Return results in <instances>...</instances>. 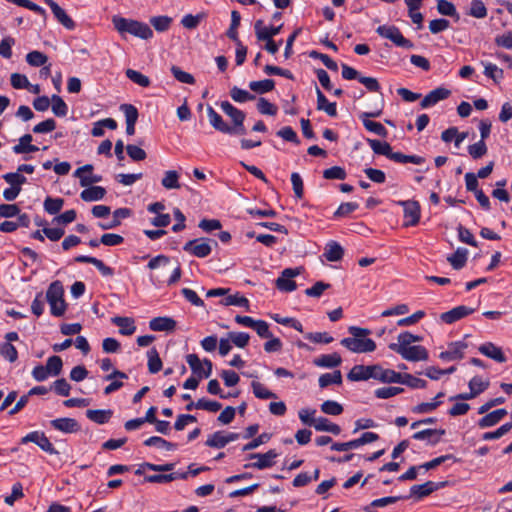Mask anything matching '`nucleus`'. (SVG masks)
<instances>
[{
    "label": "nucleus",
    "mask_w": 512,
    "mask_h": 512,
    "mask_svg": "<svg viewBox=\"0 0 512 512\" xmlns=\"http://www.w3.org/2000/svg\"><path fill=\"white\" fill-rule=\"evenodd\" d=\"M207 116L209 119L210 124L215 128L216 130L226 133V134H234V130L230 125H228L222 117L211 107H207Z\"/></svg>",
    "instance_id": "nucleus-20"
},
{
    "label": "nucleus",
    "mask_w": 512,
    "mask_h": 512,
    "mask_svg": "<svg viewBox=\"0 0 512 512\" xmlns=\"http://www.w3.org/2000/svg\"><path fill=\"white\" fill-rule=\"evenodd\" d=\"M468 344L464 341H456L448 344L447 350L439 354L443 361H455L464 357Z\"/></svg>",
    "instance_id": "nucleus-13"
},
{
    "label": "nucleus",
    "mask_w": 512,
    "mask_h": 512,
    "mask_svg": "<svg viewBox=\"0 0 512 512\" xmlns=\"http://www.w3.org/2000/svg\"><path fill=\"white\" fill-rule=\"evenodd\" d=\"M125 74L128 79L141 87H148L150 85V79L139 71L127 69Z\"/></svg>",
    "instance_id": "nucleus-50"
},
{
    "label": "nucleus",
    "mask_w": 512,
    "mask_h": 512,
    "mask_svg": "<svg viewBox=\"0 0 512 512\" xmlns=\"http://www.w3.org/2000/svg\"><path fill=\"white\" fill-rule=\"evenodd\" d=\"M282 25L277 27H264L261 20L255 23V33L258 40H269L280 33Z\"/></svg>",
    "instance_id": "nucleus-25"
},
{
    "label": "nucleus",
    "mask_w": 512,
    "mask_h": 512,
    "mask_svg": "<svg viewBox=\"0 0 512 512\" xmlns=\"http://www.w3.org/2000/svg\"><path fill=\"white\" fill-rule=\"evenodd\" d=\"M145 446H156L158 448H163L168 451L174 450L176 448V445L166 441L165 439L158 437V436H152L144 441Z\"/></svg>",
    "instance_id": "nucleus-51"
},
{
    "label": "nucleus",
    "mask_w": 512,
    "mask_h": 512,
    "mask_svg": "<svg viewBox=\"0 0 512 512\" xmlns=\"http://www.w3.org/2000/svg\"><path fill=\"white\" fill-rule=\"evenodd\" d=\"M343 254V248L337 242L331 241L325 247L324 256L328 261H339L342 259Z\"/></svg>",
    "instance_id": "nucleus-33"
},
{
    "label": "nucleus",
    "mask_w": 512,
    "mask_h": 512,
    "mask_svg": "<svg viewBox=\"0 0 512 512\" xmlns=\"http://www.w3.org/2000/svg\"><path fill=\"white\" fill-rule=\"evenodd\" d=\"M321 411L327 415H340L343 412V407L336 401L327 400L321 404Z\"/></svg>",
    "instance_id": "nucleus-55"
},
{
    "label": "nucleus",
    "mask_w": 512,
    "mask_h": 512,
    "mask_svg": "<svg viewBox=\"0 0 512 512\" xmlns=\"http://www.w3.org/2000/svg\"><path fill=\"white\" fill-rule=\"evenodd\" d=\"M404 391L401 387H382L375 390V396L379 399H388Z\"/></svg>",
    "instance_id": "nucleus-58"
},
{
    "label": "nucleus",
    "mask_w": 512,
    "mask_h": 512,
    "mask_svg": "<svg viewBox=\"0 0 512 512\" xmlns=\"http://www.w3.org/2000/svg\"><path fill=\"white\" fill-rule=\"evenodd\" d=\"M451 94V91L444 88L438 87L432 91H430L421 101V108H428L435 104H437L441 100L447 99Z\"/></svg>",
    "instance_id": "nucleus-18"
},
{
    "label": "nucleus",
    "mask_w": 512,
    "mask_h": 512,
    "mask_svg": "<svg viewBox=\"0 0 512 512\" xmlns=\"http://www.w3.org/2000/svg\"><path fill=\"white\" fill-rule=\"evenodd\" d=\"M398 204L404 209V226H415L418 224L421 213L419 203L414 200H406L398 201Z\"/></svg>",
    "instance_id": "nucleus-12"
},
{
    "label": "nucleus",
    "mask_w": 512,
    "mask_h": 512,
    "mask_svg": "<svg viewBox=\"0 0 512 512\" xmlns=\"http://www.w3.org/2000/svg\"><path fill=\"white\" fill-rule=\"evenodd\" d=\"M319 386L325 388L331 384L340 385L342 383V374L340 370H335L332 373H325L319 377Z\"/></svg>",
    "instance_id": "nucleus-37"
},
{
    "label": "nucleus",
    "mask_w": 512,
    "mask_h": 512,
    "mask_svg": "<svg viewBox=\"0 0 512 512\" xmlns=\"http://www.w3.org/2000/svg\"><path fill=\"white\" fill-rule=\"evenodd\" d=\"M367 142L375 154L384 155L394 162L402 164L412 163L415 165H421L425 162V159L418 155H405L401 152H393L388 142H382L377 139H367Z\"/></svg>",
    "instance_id": "nucleus-3"
},
{
    "label": "nucleus",
    "mask_w": 512,
    "mask_h": 512,
    "mask_svg": "<svg viewBox=\"0 0 512 512\" xmlns=\"http://www.w3.org/2000/svg\"><path fill=\"white\" fill-rule=\"evenodd\" d=\"M148 356V369L150 373H157L162 368V361L159 357V354L155 348L150 349L147 352Z\"/></svg>",
    "instance_id": "nucleus-44"
},
{
    "label": "nucleus",
    "mask_w": 512,
    "mask_h": 512,
    "mask_svg": "<svg viewBox=\"0 0 512 512\" xmlns=\"http://www.w3.org/2000/svg\"><path fill=\"white\" fill-rule=\"evenodd\" d=\"M228 336L231 342L239 348L247 346L250 339L249 334L245 332H230Z\"/></svg>",
    "instance_id": "nucleus-62"
},
{
    "label": "nucleus",
    "mask_w": 512,
    "mask_h": 512,
    "mask_svg": "<svg viewBox=\"0 0 512 512\" xmlns=\"http://www.w3.org/2000/svg\"><path fill=\"white\" fill-rule=\"evenodd\" d=\"M301 274V268H286L276 280V287L283 292H292L297 286L294 277Z\"/></svg>",
    "instance_id": "nucleus-10"
},
{
    "label": "nucleus",
    "mask_w": 512,
    "mask_h": 512,
    "mask_svg": "<svg viewBox=\"0 0 512 512\" xmlns=\"http://www.w3.org/2000/svg\"><path fill=\"white\" fill-rule=\"evenodd\" d=\"M376 32L379 36L389 39L398 47L412 49L414 46L410 40L402 35L400 29L394 25H381L376 29Z\"/></svg>",
    "instance_id": "nucleus-7"
},
{
    "label": "nucleus",
    "mask_w": 512,
    "mask_h": 512,
    "mask_svg": "<svg viewBox=\"0 0 512 512\" xmlns=\"http://www.w3.org/2000/svg\"><path fill=\"white\" fill-rule=\"evenodd\" d=\"M86 416L89 420L97 423L104 424L109 421L112 416L111 410H87Z\"/></svg>",
    "instance_id": "nucleus-36"
},
{
    "label": "nucleus",
    "mask_w": 512,
    "mask_h": 512,
    "mask_svg": "<svg viewBox=\"0 0 512 512\" xmlns=\"http://www.w3.org/2000/svg\"><path fill=\"white\" fill-rule=\"evenodd\" d=\"M186 362L192 372L199 378H208L212 373V362L209 359L201 361L196 354H188L186 356Z\"/></svg>",
    "instance_id": "nucleus-9"
},
{
    "label": "nucleus",
    "mask_w": 512,
    "mask_h": 512,
    "mask_svg": "<svg viewBox=\"0 0 512 512\" xmlns=\"http://www.w3.org/2000/svg\"><path fill=\"white\" fill-rule=\"evenodd\" d=\"M52 111L58 117H64L67 115L68 107L63 99L58 95L52 96Z\"/></svg>",
    "instance_id": "nucleus-56"
},
{
    "label": "nucleus",
    "mask_w": 512,
    "mask_h": 512,
    "mask_svg": "<svg viewBox=\"0 0 512 512\" xmlns=\"http://www.w3.org/2000/svg\"><path fill=\"white\" fill-rule=\"evenodd\" d=\"M275 82L272 79H264L260 81H251L249 88L256 93L264 94L274 89Z\"/></svg>",
    "instance_id": "nucleus-35"
},
{
    "label": "nucleus",
    "mask_w": 512,
    "mask_h": 512,
    "mask_svg": "<svg viewBox=\"0 0 512 512\" xmlns=\"http://www.w3.org/2000/svg\"><path fill=\"white\" fill-rule=\"evenodd\" d=\"M468 152L473 159H479L487 153V146L484 141H478L468 147Z\"/></svg>",
    "instance_id": "nucleus-64"
},
{
    "label": "nucleus",
    "mask_w": 512,
    "mask_h": 512,
    "mask_svg": "<svg viewBox=\"0 0 512 512\" xmlns=\"http://www.w3.org/2000/svg\"><path fill=\"white\" fill-rule=\"evenodd\" d=\"M47 56L40 51H32L26 55V61L29 65L34 67L43 66L47 62Z\"/></svg>",
    "instance_id": "nucleus-54"
},
{
    "label": "nucleus",
    "mask_w": 512,
    "mask_h": 512,
    "mask_svg": "<svg viewBox=\"0 0 512 512\" xmlns=\"http://www.w3.org/2000/svg\"><path fill=\"white\" fill-rule=\"evenodd\" d=\"M374 365H355L347 374L350 381H367L374 379Z\"/></svg>",
    "instance_id": "nucleus-16"
},
{
    "label": "nucleus",
    "mask_w": 512,
    "mask_h": 512,
    "mask_svg": "<svg viewBox=\"0 0 512 512\" xmlns=\"http://www.w3.org/2000/svg\"><path fill=\"white\" fill-rule=\"evenodd\" d=\"M468 250L465 248H458L454 254L447 257V261L451 266L459 270L463 268L467 262Z\"/></svg>",
    "instance_id": "nucleus-32"
},
{
    "label": "nucleus",
    "mask_w": 512,
    "mask_h": 512,
    "mask_svg": "<svg viewBox=\"0 0 512 512\" xmlns=\"http://www.w3.org/2000/svg\"><path fill=\"white\" fill-rule=\"evenodd\" d=\"M93 166L91 164H86L80 168H78L74 172V176L79 178L80 185L82 187H88L94 183H98L102 180V176L96 175L92 173Z\"/></svg>",
    "instance_id": "nucleus-15"
},
{
    "label": "nucleus",
    "mask_w": 512,
    "mask_h": 512,
    "mask_svg": "<svg viewBox=\"0 0 512 512\" xmlns=\"http://www.w3.org/2000/svg\"><path fill=\"white\" fill-rule=\"evenodd\" d=\"M445 483H435L432 481H427L424 484L413 485L410 489L411 496L416 497L417 499H421L430 495L432 492L436 491L440 487L444 486Z\"/></svg>",
    "instance_id": "nucleus-21"
},
{
    "label": "nucleus",
    "mask_w": 512,
    "mask_h": 512,
    "mask_svg": "<svg viewBox=\"0 0 512 512\" xmlns=\"http://www.w3.org/2000/svg\"><path fill=\"white\" fill-rule=\"evenodd\" d=\"M314 364L323 368H335L342 362L341 356L338 353L324 354L314 359Z\"/></svg>",
    "instance_id": "nucleus-28"
},
{
    "label": "nucleus",
    "mask_w": 512,
    "mask_h": 512,
    "mask_svg": "<svg viewBox=\"0 0 512 512\" xmlns=\"http://www.w3.org/2000/svg\"><path fill=\"white\" fill-rule=\"evenodd\" d=\"M46 369H48V372L52 376H58L63 367L62 359L59 356H51L47 359L46 363Z\"/></svg>",
    "instance_id": "nucleus-53"
},
{
    "label": "nucleus",
    "mask_w": 512,
    "mask_h": 512,
    "mask_svg": "<svg viewBox=\"0 0 512 512\" xmlns=\"http://www.w3.org/2000/svg\"><path fill=\"white\" fill-rule=\"evenodd\" d=\"M402 497L399 496H387L373 500L368 506L364 507L365 512H374L373 508L386 507L388 505L396 503Z\"/></svg>",
    "instance_id": "nucleus-40"
},
{
    "label": "nucleus",
    "mask_w": 512,
    "mask_h": 512,
    "mask_svg": "<svg viewBox=\"0 0 512 512\" xmlns=\"http://www.w3.org/2000/svg\"><path fill=\"white\" fill-rule=\"evenodd\" d=\"M421 340V336L405 331L398 335L396 343H390L388 347L407 361H426L429 358L427 349L421 345H412Z\"/></svg>",
    "instance_id": "nucleus-1"
},
{
    "label": "nucleus",
    "mask_w": 512,
    "mask_h": 512,
    "mask_svg": "<svg viewBox=\"0 0 512 512\" xmlns=\"http://www.w3.org/2000/svg\"><path fill=\"white\" fill-rule=\"evenodd\" d=\"M220 303L224 306L234 305V306L244 307L246 310L249 309L248 299L245 298L244 296H240L239 294L228 295L227 297L222 299Z\"/></svg>",
    "instance_id": "nucleus-47"
},
{
    "label": "nucleus",
    "mask_w": 512,
    "mask_h": 512,
    "mask_svg": "<svg viewBox=\"0 0 512 512\" xmlns=\"http://www.w3.org/2000/svg\"><path fill=\"white\" fill-rule=\"evenodd\" d=\"M350 337L343 338L341 345L353 353H370L375 351L376 343L369 338L371 331L366 328L350 326L348 328Z\"/></svg>",
    "instance_id": "nucleus-2"
},
{
    "label": "nucleus",
    "mask_w": 512,
    "mask_h": 512,
    "mask_svg": "<svg viewBox=\"0 0 512 512\" xmlns=\"http://www.w3.org/2000/svg\"><path fill=\"white\" fill-rule=\"evenodd\" d=\"M222 111L231 118L234 130V134L244 135L246 129L244 127L245 113L238 108L234 107L230 102L223 101L220 104Z\"/></svg>",
    "instance_id": "nucleus-8"
},
{
    "label": "nucleus",
    "mask_w": 512,
    "mask_h": 512,
    "mask_svg": "<svg viewBox=\"0 0 512 512\" xmlns=\"http://www.w3.org/2000/svg\"><path fill=\"white\" fill-rule=\"evenodd\" d=\"M46 299L50 305V312L53 316L64 315L67 304L64 300V287L60 281L52 282L46 292Z\"/></svg>",
    "instance_id": "nucleus-5"
},
{
    "label": "nucleus",
    "mask_w": 512,
    "mask_h": 512,
    "mask_svg": "<svg viewBox=\"0 0 512 512\" xmlns=\"http://www.w3.org/2000/svg\"><path fill=\"white\" fill-rule=\"evenodd\" d=\"M374 379L382 383H397L400 379V373L392 369H385L382 366L374 365Z\"/></svg>",
    "instance_id": "nucleus-22"
},
{
    "label": "nucleus",
    "mask_w": 512,
    "mask_h": 512,
    "mask_svg": "<svg viewBox=\"0 0 512 512\" xmlns=\"http://www.w3.org/2000/svg\"><path fill=\"white\" fill-rule=\"evenodd\" d=\"M444 396V393L443 392H439L436 397H435V401L433 402H423V403H420L418 404L417 406H415L412 411L414 413H418V414H422V413H428V412H431L433 410H435L439 405H440V401H437L438 398H441Z\"/></svg>",
    "instance_id": "nucleus-48"
},
{
    "label": "nucleus",
    "mask_w": 512,
    "mask_h": 512,
    "mask_svg": "<svg viewBox=\"0 0 512 512\" xmlns=\"http://www.w3.org/2000/svg\"><path fill=\"white\" fill-rule=\"evenodd\" d=\"M32 140V135H23L22 137H20L19 143L13 146V152L16 154H25L38 151L39 148L31 143Z\"/></svg>",
    "instance_id": "nucleus-29"
},
{
    "label": "nucleus",
    "mask_w": 512,
    "mask_h": 512,
    "mask_svg": "<svg viewBox=\"0 0 512 512\" xmlns=\"http://www.w3.org/2000/svg\"><path fill=\"white\" fill-rule=\"evenodd\" d=\"M161 184L164 188L170 189H179V174L175 170H169L164 173V177L161 180Z\"/></svg>",
    "instance_id": "nucleus-38"
},
{
    "label": "nucleus",
    "mask_w": 512,
    "mask_h": 512,
    "mask_svg": "<svg viewBox=\"0 0 512 512\" xmlns=\"http://www.w3.org/2000/svg\"><path fill=\"white\" fill-rule=\"evenodd\" d=\"M257 109L263 115L274 116L277 114L278 108L270 103L267 99L260 97L257 102Z\"/></svg>",
    "instance_id": "nucleus-57"
},
{
    "label": "nucleus",
    "mask_w": 512,
    "mask_h": 512,
    "mask_svg": "<svg viewBox=\"0 0 512 512\" xmlns=\"http://www.w3.org/2000/svg\"><path fill=\"white\" fill-rule=\"evenodd\" d=\"M50 425L64 433H74L79 430L78 422L73 418H57L50 421Z\"/></svg>",
    "instance_id": "nucleus-23"
},
{
    "label": "nucleus",
    "mask_w": 512,
    "mask_h": 512,
    "mask_svg": "<svg viewBox=\"0 0 512 512\" xmlns=\"http://www.w3.org/2000/svg\"><path fill=\"white\" fill-rule=\"evenodd\" d=\"M51 9L56 20L68 30L76 27L72 18L54 0H43Z\"/></svg>",
    "instance_id": "nucleus-14"
},
{
    "label": "nucleus",
    "mask_w": 512,
    "mask_h": 512,
    "mask_svg": "<svg viewBox=\"0 0 512 512\" xmlns=\"http://www.w3.org/2000/svg\"><path fill=\"white\" fill-rule=\"evenodd\" d=\"M64 205V199L62 198H52V197H46L44 200V210L50 214L55 215L59 213Z\"/></svg>",
    "instance_id": "nucleus-41"
},
{
    "label": "nucleus",
    "mask_w": 512,
    "mask_h": 512,
    "mask_svg": "<svg viewBox=\"0 0 512 512\" xmlns=\"http://www.w3.org/2000/svg\"><path fill=\"white\" fill-rule=\"evenodd\" d=\"M468 14L475 18L481 19L487 16V9L481 0H474L471 3V7Z\"/></svg>",
    "instance_id": "nucleus-61"
},
{
    "label": "nucleus",
    "mask_w": 512,
    "mask_h": 512,
    "mask_svg": "<svg viewBox=\"0 0 512 512\" xmlns=\"http://www.w3.org/2000/svg\"><path fill=\"white\" fill-rule=\"evenodd\" d=\"M172 23V18L166 15L154 16L150 19V24L158 32L167 31Z\"/></svg>",
    "instance_id": "nucleus-42"
},
{
    "label": "nucleus",
    "mask_w": 512,
    "mask_h": 512,
    "mask_svg": "<svg viewBox=\"0 0 512 512\" xmlns=\"http://www.w3.org/2000/svg\"><path fill=\"white\" fill-rule=\"evenodd\" d=\"M506 415H507V411L503 408L494 410V411L486 414L484 417H482L478 422V426L480 428H487V427L494 426Z\"/></svg>",
    "instance_id": "nucleus-27"
},
{
    "label": "nucleus",
    "mask_w": 512,
    "mask_h": 512,
    "mask_svg": "<svg viewBox=\"0 0 512 512\" xmlns=\"http://www.w3.org/2000/svg\"><path fill=\"white\" fill-rule=\"evenodd\" d=\"M112 22L120 34L129 33L144 40L153 37V31L146 23L118 16L113 17Z\"/></svg>",
    "instance_id": "nucleus-4"
},
{
    "label": "nucleus",
    "mask_w": 512,
    "mask_h": 512,
    "mask_svg": "<svg viewBox=\"0 0 512 512\" xmlns=\"http://www.w3.org/2000/svg\"><path fill=\"white\" fill-rule=\"evenodd\" d=\"M120 110L125 115L126 123H136L138 119V110L137 108L132 104H122L120 106Z\"/></svg>",
    "instance_id": "nucleus-63"
},
{
    "label": "nucleus",
    "mask_w": 512,
    "mask_h": 512,
    "mask_svg": "<svg viewBox=\"0 0 512 512\" xmlns=\"http://www.w3.org/2000/svg\"><path fill=\"white\" fill-rule=\"evenodd\" d=\"M230 96L235 102H238V103H244L247 101L254 100L256 98L255 95H253V94L249 93L248 91L241 89L237 86H234L230 90Z\"/></svg>",
    "instance_id": "nucleus-49"
},
{
    "label": "nucleus",
    "mask_w": 512,
    "mask_h": 512,
    "mask_svg": "<svg viewBox=\"0 0 512 512\" xmlns=\"http://www.w3.org/2000/svg\"><path fill=\"white\" fill-rule=\"evenodd\" d=\"M278 453L276 450L271 449L268 452L261 453H253L249 455L250 459H256V462L245 464V468H254V469H266L270 468L275 464V459L278 457Z\"/></svg>",
    "instance_id": "nucleus-11"
},
{
    "label": "nucleus",
    "mask_w": 512,
    "mask_h": 512,
    "mask_svg": "<svg viewBox=\"0 0 512 512\" xmlns=\"http://www.w3.org/2000/svg\"><path fill=\"white\" fill-rule=\"evenodd\" d=\"M316 94H317V109L325 111L327 115L330 117H336L337 116V108L336 103H331L327 100L325 95L321 92V90L316 87Z\"/></svg>",
    "instance_id": "nucleus-30"
},
{
    "label": "nucleus",
    "mask_w": 512,
    "mask_h": 512,
    "mask_svg": "<svg viewBox=\"0 0 512 512\" xmlns=\"http://www.w3.org/2000/svg\"><path fill=\"white\" fill-rule=\"evenodd\" d=\"M475 311L473 308H469L464 305L457 306L447 312L440 315V319L446 324H452Z\"/></svg>",
    "instance_id": "nucleus-17"
},
{
    "label": "nucleus",
    "mask_w": 512,
    "mask_h": 512,
    "mask_svg": "<svg viewBox=\"0 0 512 512\" xmlns=\"http://www.w3.org/2000/svg\"><path fill=\"white\" fill-rule=\"evenodd\" d=\"M251 387L254 395L259 399H275L277 395L272 391L268 390L262 383L253 381Z\"/></svg>",
    "instance_id": "nucleus-43"
},
{
    "label": "nucleus",
    "mask_w": 512,
    "mask_h": 512,
    "mask_svg": "<svg viewBox=\"0 0 512 512\" xmlns=\"http://www.w3.org/2000/svg\"><path fill=\"white\" fill-rule=\"evenodd\" d=\"M437 10L440 14L445 16H457V11L453 3L447 1V0H438L437 1Z\"/></svg>",
    "instance_id": "nucleus-59"
},
{
    "label": "nucleus",
    "mask_w": 512,
    "mask_h": 512,
    "mask_svg": "<svg viewBox=\"0 0 512 512\" xmlns=\"http://www.w3.org/2000/svg\"><path fill=\"white\" fill-rule=\"evenodd\" d=\"M176 321L169 317H155L149 322V328L153 331H173Z\"/></svg>",
    "instance_id": "nucleus-26"
},
{
    "label": "nucleus",
    "mask_w": 512,
    "mask_h": 512,
    "mask_svg": "<svg viewBox=\"0 0 512 512\" xmlns=\"http://www.w3.org/2000/svg\"><path fill=\"white\" fill-rule=\"evenodd\" d=\"M240 20H241L240 13L236 10H233L231 12V24L227 31V36L234 42L240 41L238 38V32H237V29L240 25Z\"/></svg>",
    "instance_id": "nucleus-46"
},
{
    "label": "nucleus",
    "mask_w": 512,
    "mask_h": 512,
    "mask_svg": "<svg viewBox=\"0 0 512 512\" xmlns=\"http://www.w3.org/2000/svg\"><path fill=\"white\" fill-rule=\"evenodd\" d=\"M111 322L119 327V333L122 335H132L136 331L135 321L131 317L115 316Z\"/></svg>",
    "instance_id": "nucleus-24"
},
{
    "label": "nucleus",
    "mask_w": 512,
    "mask_h": 512,
    "mask_svg": "<svg viewBox=\"0 0 512 512\" xmlns=\"http://www.w3.org/2000/svg\"><path fill=\"white\" fill-rule=\"evenodd\" d=\"M213 246H218V243L215 240L208 238H197L188 241L183 246V250L198 258H205L210 255Z\"/></svg>",
    "instance_id": "nucleus-6"
},
{
    "label": "nucleus",
    "mask_w": 512,
    "mask_h": 512,
    "mask_svg": "<svg viewBox=\"0 0 512 512\" xmlns=\"http://www.w3.org/2000/svg\"><path fill=\"white\" fill-rule=\"evenodd\" d=\"M478 350L481 354H483L484 356H486L488 358L493 359L496 362L504 363L507 360L502 349L500 347L496 346L492 342H486V343L480 345Z\"/></svg>",
    "instance_id": "nucleus-19"
},
{
    "label": "nucleus",
    "mask_w": 512,
    "mask_h": 512,
    "mask_svg": "<svg viewBox=\"0 0 512 512\" xmlns=\"http://www.w3.org/2000/svg\"><path fill=\"white\" fill-rule=\"evenodd\" d=\"M397 383L405 384L413 389L425 388L427 385L425 380L417 378L408 373H400V379Z\"/></svg>",
    "instance_id": "nucleus-39"
},
{
    "label": "nucleus",
    "mask_w": 512,
    "mask_h": 512,
    "mask_svg": "<svg viewBox=\"0 0 512 512\" xmlns=\"http://www.w3.org/2000/svg\"><path fill=\"white\" fill-rule=\"evenodd\" d=\"M0 354L10 362H15L18 358V352L11 343L0 344Z\"/></svg>",
    "instance_id": "nucleus-60"
},
{
    "label": "nucleus",
    "mask_w": 512,
    "mask_h": 512,
    "mask_svg": "<svg viewBox=\"0 0 512 512\" xmlns=\"http://www.w3.org/2000/svg\"><path fill=\"white\" fill-rule=\"evenodd\" d=\"M206 445L212 448H224L227 445V440L225 439V433L222 431H217L213 433L206 441Z\"/></svg>",
    "instance_id": "nucleus-52"
},
{
    "label": "nucleus",
    "mask_w": 512,
    "mask_h": 512,
    "mask_svg": "<svg viewBox=\"0 0 512 512\" xmlns=\"http://www.w3.org/2000/svg\"><path fill=\"white\" fill-rule=\"evenodd\" d=\"M105 194L106 190L101 186H88L80 193V197L83 201L92 202L103 199Z\"/></svg>",
    "instance_id": "nucleus-31"
},
{
    "label": "nucleus",
    "mask_w": 512,
    "mask_h": 512,
    "mask_svg": "<svg viewBox=\"0 0 512 512\" xmlns=\"http://www.w3.org/2000/svg\"><path fill=\"white\" fill-rule=\"evenodd\" d=\"M364 125V127L369 131V132H372L378 136H381V137H387L388 135V131L387 129L380 123V122H375V121H372L370 119H360Z\"/></svg>",
    "instance_id": "nucleus-45"
},
{
    "label": "nucleus",
    "mask_w": 512,
    "mask_h": 512,
    "mask_svg": "<svg viewBox=\"0 0 512 512\" xmlns=\"http://www.w3.org/2000/svg\"><path fill=\"white\" fill-rule=\"evenodd\" d=\"M314 428L317 431L330 432L334 435H338L341 432V428L339 425L332 423L329 419L324 417H319L316 419Z\"/></svg>",
    "instance_id": "nucleus-34"
}]
</instances>
